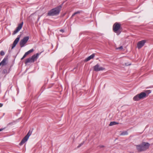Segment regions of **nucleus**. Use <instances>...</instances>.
<instances>
[{"label": "nucleus", "instance_id": "22", "mask_svg": "<svg viewBox=\"0 0 153 153\" xmlns=\"http://www.w3.org/2000/svg\"><path fill=\"white\" fill-rule=\"evenodd\" d=\"M80 13V11H78L76 12H75V14H79Z\"/></svg>", "mask_w": 153, "mask_h": 153}, {"label": "nucleus", "instance_id": "2", "mask_svg": "<svg viewBox=\"0 0 153 153\" xmlns=\"http://www.w3.org/2000/svg\"><path fill=\"white\" fill-rule=\"evenodd\" d=\"M62 7V5L57 6L56 7L52 9L48 13V16H53L58 15Z\"/></svg>", "mask_w": 153, "mask_h": 153}, {"label": "nucleus", "instance_id": "17", "mask_svg": "<svg viewBox=\"0 0 153 153\" xmlns=\"http://www.w3.org/2000/svg\"><path fill=\"white\" fill-rule=\"evenodd\" d=\"M85 142L84 141H83L81 143H80L78 146L77 147V148H79L80 147H81L82 145Z\"/></svg>", "mask_w": 153, "mask_h": 153}, {"label": "nucleus", "instance_id": "13", "mask_svg": "<svg viewBox=\"0 0 153 153\" xmlns=\"http://www.w3.org/2000/svg\"><path fill=\"white\" fill-rule=\"evenodd\" d=\"M7 59V58H4L2 61L0 63V66H1L2 67L6 65V62Z\"/></svg>", "mask_w": 153, "mask_h": 153}, {"label": "nucleus", "instance_id": "28", "mask_svg": "<svg viewBox=\"0 0 153 153\" xmlns=\"http://www.w3.org/2000/svg\"><path fill=\"white\" fill-rule=\"evenodd\" d=\"M3 129V128H1L0 129V131H2Z\"/></svg>", "mask_w": 153, "mask_h": 153}, {"label": "nucleus", "instance_id": "12", "mask_svg": "<svg viewBox=\"0 0 153 153\" xmlns=\"http://www.w3.org/2000/svg\"><path fill=\"white\" fill-rule=\"evenodd\" d=\"M20 37V36H18L14 40L13 44L11 48L12 49H13L16 46V44H17L19 40Z\"/></svg>", "mask_w": 153, "mask_h": 153}, {"label": "nucleus", "instance_id": "14", "mask_svg": "<svg viewBox=\"0 0 153 153\" xmlns=\"http://www.w3.org/2000/svg\"><path fill=\"white\" fill-rule=\"evenodd\" d=\"M95 56V54L94 53L92 54V55H90V56L88 57L85 60V62H87L91 59H93Z\"/></svg>", "mask_w": 153, "mask_h": 153}, {"label": "nucleus", "instance_id": "29", "mask_svg": "<svg viewBox=\"0 0 153 153\" xmlns=\"http://www.w3.org/2000/svg\"><path fill=\"white\" fill-rule=\"evenodd\" d=\"M130 153H133V152H130Z\"/></svg>", "mask_w": 153, "mask_h": 153}, {"label": "nucleus", "instance_id": "15", "mask_svg": "<svg viewBox=\"0 0 153 153\" xmlns=\"http://www.w3.org/2000/svg\"><path fill=\"white\" fill-rule=\"evenodd\" d=\"M119 124V123H118L115 121H112L110 122V123L109 124V126H112L114 125H117Z\"/></svg>", "mask_w": 153, "mask_h": 153}, {"label": "nucleus", "instance_id": "18", "mask_svg": "<svg viewBox=\"0 0 153 153\" xmlns=\"http://www.w3.org/2000/svg\"><path fill=\"white\" fill-rule=\"evenodd\" d=\"M4 54H5L4 52L3 51H1V52H0V55L1 56H4Z\"/></svg>", "mask_w": 153, "mask_h": 153}, {"label": "nucleus", "instance_id": "27", "mask_svg": "<svg viewBox=\"0 0 153 153\" xmlns=\"http://www.w3.org/2000/svg\"><path fill=\"white\" fill-rule=\"evenodd\" d=\"M3 104L1 103H0V107H1L2 106Z\"/></svg>", "mask_w": 153, "mask_h": 153}, {"label": "nucleus", "instance_id": "8", "mask_svg": "<svg viewBox=\"0 0 153 153\" xmlns=\"http://www.w3.org/2000/svg\"><path fill=\"white\" fill-rule=\"evenodd\" d=\"M23 24V22H22L21 23L18 25V26L16 27V29L13 32V35L16 34L21 29L22 27Z\"/></svg>", "mask_w": 153, "mask_h": 153}, {"label": "nucleus", "instance_id": "1", "mask_svg": "<svg viewBox=\"0 0 153 153\" xmlns=\"http://www.w3.org/2000/svg\"><path fill=\"white\" fill-rule=\"evenodd\" d=\"M151 93V90H146L144 92H142L140 93L137 94L133 97V99L134 101H138L140 99L145 98Z\"/></svg>", "mask_w": 153, "mask_h": 153}, {"label": "nucleus", "instance_id": "5", "mask_svg": "<svg viewBox=\"0 0 153 153\" xmlns=\"http://www.w3.org/2000/svg\"><path fill=\"white\" fill-rule=\"evenodd\" d=\"M39 53H37L33 55L31 57L27 59L25 62L26 65H27L28 63L34 62L35 60H36L39 56Z\"/></svg>", "mask_w": 153, "mask_h": 153}, {"label": "nucleus", "instance_id": "16", "mask_svg": "<svg viewBox=\"0 0 153 153\" xmlns=\"http://www.w3.org/2000/svg\"><path fill=\"white\" fill-rule=\"evenodd\" d=\"M128 134V132L127 131H124L122 132L120 134V135H125Z\"/></svg>", "mask_w": 153, "mask_h": 153}, {"label": "nucleus", "instance_id": "4", "mask_svg": "<svg viewBox=\"0 0 153 153\" xmlns=\"http://www.w3.org/2000/svg\"><path fill=\"white\" fill-rule=\"evenodd\" d=\"M121 28V25L119 23L115 22L113 26V31L116 33L117 35H119L121 33V31L120 30Z\"/></svg>", "mask_w": 153, "mask_h": 153}, {"label": "nucleus", "instance_id": "9", "mask_svg": "<svg viewBox=\"0 0 153 153\" xmlns=\"http://www.w3.org/2000/svg\"><path fill=\"white\" fill-rule=\"evenodd\" d=\"M105 69V68L102 67H100L99 65L97 64L94 67V70L96 71H102Z\"/></svg>", "mask_w": 153, "mask_h": 153}, {"label": "nucleus", "instance_id": "21", "mask_svg": "<svg viewBox=\"0 0 153 153\" xmlns=\"http://www.w3.org/2000/svg\"><path fill=\"white\" fill-rule=\"evenodd\" d=\"M33 51V49H32L30 50H29V51H28V52L29 53H30L32 52Z\"/></svg>", "mask_w": 153, "mask_h": 153}, {"label": "nucleus", "instance_id": "24", "mask_svg": "<svg viewBox=\"0 0 153 153\" xmlns=\"http://www.w3.org/2000/svg\"><path fill=\"white\" fill-rule=\"evenodd\" d=\"M60 31L61 32H64V30H62V29L60 30Z\"/></svg>", "mask_w": 153, "mask_h": 153}, {"label": "nucleus", "instance_id": "25", "mask_svg": "<svg viewBox=\"0 0 153 153\" xmlns=\"http://www.w3.org/2000/svg\"><path fill=\"white\" fill-rule=\"evenodd\" d=\"M27 55L29 54H30L27 51V52H26L25 53Z\"/></svg>", "mask_w": 153, "mask_h": 153}, {"label": "nucleus", "instance_id": "6", "mask_svg": "<svg viewBox=\"0 0 153 153\" xmlns=\"http://www.w3.org/2000/svg\"><path fill=\"white\" fill-rule=\"evenodd\" d=\"M32 132H31L30 130L27 134L22 140L20 143H19V145L21 146L26 142L28 140Z\"/></svg>", "mask_w": 153, "mask_h": 153}, {"label": "nucleus", "instance_id": "11", "mask_svg": "<svg viewBox=\"0 0 153 153\" xmlns=\"http://www.w3.org/2000/svg\"><path fill=\"white\" fill-rule=\"evenodd\" d=\"M146 40H142L139 42L137 44V47L138 49L141 48L143 46H144V44L146 42Z\"/></svg>", "mask_w": 153, "mask_h": 153}, {"label": "nucleus", "instance_id": "10", "mask_svg": "<svg viewBox=\"0 0 153 153\" xmlns=\"http://www.w3.org/2000/svg\"><path fill=\"white\" fill-rule=\"evenodd\" d=\"M1 73L3 74H8L10 71V67H6L5 68L2 69Z\"/></svg>", "mask_w": 153, "mask_h": 153}, {"label": "nucleus", "instance_id": "7", "mask_svg": "<svg viewBox=\"0 0 153 153\" xmlns=\"http://www.w3.org/2000/svg\"><path fill=\"white\" fill-rule=\"evenodd\" d=\"M29 39V36H26L24 37L19 42V44L21 48L24 46L25 44L27 42Z\"/></svg>", "mask_w": 153, "mask_h": 153}, {"label": "nucleus", "instance_id": "3", "mask_svg": "<svg viewBox=\"0 0 153 153\" xmlns=\"http://www.w3.org/2000/svg\"><path fill=\"white\" fill-rule=\"evenodd\" d=\"M150 146V144L148 143L143 142L141 144L136 146V147L138 151L141 152L146 150Z\"/></svg>", "mask_w": 153, "mask_h": 153}, {"label": "nucleus", "instance_id": "19", "mask_svg": "<svg viewBox=\"0 0 153 153\" xmlns=\"http://www.w3.org/2000/svg\"><path fill=\"white\" fill-rule=\"evenodd\" d=\"M118 50H123V48L122 46H120V47H118L116 48Z\"/></svg>", "mask_w": 153, "mask_h": 153}, {"label": "nucleus", "instance_id": "20", "mask_svg": "<svg viewBox=\"0 0 153 153\" xmlns=\"http://www.w3.org/2000/svg\"><path fill=\"white\" fill-rule=\"evenodd\" d=\"M27 55L25 53V54L24 55L23 57L21 58V60H23L24 58H25L26 57Z\"/></svg>", "mask_w": 153, "mask_h": 153}, {"label": "nucleus", "instance_id": "26", "mask_svg": "<svg viewBox=\"0 0 153 153\" xmlns=\"http://www.w3.org/2000/svg\"><path fill=\"white\" fill-rule=\"evenodd\" d=\"M76 15V14H75V13L72 15V17H73L74 16H75Z\"/></svg>", "mask_w": 153, "mask_h": 153}, {"label": "nucleus", "instance_id": "23", "mask_svg": "<svg viewBox=\"0 0 153 153\" xmlns=\"http://www.w3.org/2000/svg\"><path fill=\"white\" fill-rule=\"evenodd\" d=\"M100 148H102L105 147L104 146V145H100L98 146Z\"/></svg>", "mask_w": 153, "mask_h": 153}]
</instances>
